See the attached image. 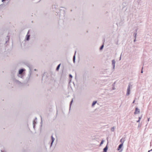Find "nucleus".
Masks as SVG:
<instances>
[{
  "label": "nucleus",
  "instance_id": "obj_3",
  "mask_svg": "<svg viewBox=\"0 0 152 152\" xmlns=\"http://www.w3.org/2000/svg\"><path fill=\"white\" fill-rule=\"evenodd\" d=\"M115 61L114 60H113L112 61V65L113 66V69L114 71L115 69Z\"/></svg>",
  "mask_w": 152,
  "mask_h": 152
},
{
  "label": "nucleus",
  "instance_id": "obj_19",
  "mask_svg": "<svg viewBox=\"0 0 152 152\" xmlns=\"http://www.w3.org/2000/svg\"><path fill=\"white\" fill-rule=\"evenodd\" d=\"M103 140H102L101 142L100 143V145H101L103 144Z\"/></svg>",
  "mask_w": 152,
  "mask_h": 152
},
{
  "label": "nucleus",
  "instance_id": "obj_13",
  "mask_svg": "<svg viewBox=\"0 0 152 152\" xmlns=\"http://www.w3.org/2000/svg\"><path fill=\"white\" fill-rule=\"evenodd\" d=\"M137 34L136 33H134L133 34V35L135 39H136V36H137Z\"/></svg>",
  "mask_w": 152,
  "mask_h": 152
},
{
  "label": "nucleus",
  "instance_id": "obj_8",
  "mask_svg": "<svg viewBox=\"0 0 152 152\" xmlns=\"http://www.w3.org/2000/svg\"><path fill=\"white\" fill-rule=\"evenodd\" d=\"M31 69H29V73L28 74V79H29L31 75Z\"/></svg>",
  "mask_w": 152,
  "mask_h": 152
},
{
  "label": "nucleus",
  "instance_id": "obj_2",
  "mask_svg": "<svg viewBox=\"0 0 152 152\" xmlns=\"http://www.w3.org/2000/svg\"><path fill=\"white\" fill-rule=\"evenodd\" d=\"M25 70V69H20L19 71V75L18 76L21 78H22L23 76L21 74Z\"/></svg>",
  "mask_w": 152,
  "mask_h": 152
},
{
  "label": "nucleus",
  "instance_id": "obj_27",
  "mask_svg": "<svg viewBox=\"0 0 152 152\" xmlns=\"http://www.w3.org/2000/svg\"><path fill=\"white\" fill-rule=\"evenodd\" d=\"M113 90H115V88H113Z\"/></svg>",
  "mask_w": 152,
  "mask_h": 152
},
{
  "label": "nucleus",
  "instance_id": "obj_31",
  "mask_svg": "<svg viewBox=\"0 0 152 152\" xmlns=\"http://www.w3.org/2000/svg\"><path fill=\"white\" fill-rule=\"evenodd\" d=\"M34 70L35 71H37V69H35Z\"/></svg>",
  "mask_w": 152,
  "mask_h": 152
},
{
  "label": "nucleus",
  "instance_id": "obj_23",
  "mask_svg": "<svg viewBox=\"0 0 152 152\" xmlns=\"http://www.w3.org/2000/svg\"><path fill=\"white\" fill-rule=\"evenodd\" d=\"M136 41V39L135 38L134 39V42H135Z\"/></svg>",
  "mask_w": 152,
  "mask_h": 152
},
{
  "label": "nucleus",
  "instance_id": "obj_33",
  "mask_svg": "<svg viewBox=\"0 0 152 152\" xmlns=\"http://www.w3.org/2000/svg\"><path fill=\"white\" fill-rule=\"evenodd\" d=\"M37 119V118H36L35 119Z\"/></svg>",
  "mask_w": 152,
  "mask_h": 152
},
{
  "label": "nucleus",
  "instance_id": "obj_22",
  "mask_svg": "<svg viewBox=\"0 0 152 152\" xmlns=\"http://www.w3.org/2000/svg\"><path fill=\"white\" fill-rule=\"evenodd\" d=\"M141 126V124H139L138 126V127H139Z\"/></svg>",
  "mask_w": 152,
  "mask_h": 152
},
{
  "label": "nucleus",
  "instance_id": "obj_26",
  "mask_svg": "<svg viewBox=\"0 0 152 152\" xmlns=\"http://www.w3.org/2000/svg\"><path fill=\"white\" fill-rule=\"evenodd\" d=\"M152 150V149H151V150H149L148 151V152H150V151H151Z\"/></svg>",
  "mask_w": 152,
  "mask_h": 152
},
{
  "label": "nucleus",
  "instance_id": "obj_28",
  "mask_svg": "<svg viewBox=\"0 0 152 152\" xmlns=\"http://www.w3.org/2000/svg\"><path fill=\"white\" fill-rule=\"evenodd\" d=\"M134 102H135V100H134L133 101V102L132 103H134Z\"/></svg>",
  "mask_w": 152,
  "mask_h": 152
},
{
  "label": "nucleus",
  "instance_id": "obj_20",
  "mask_svg": "<svg viewBox=\"0 0 152 152\" xmlns=\"http://www.w3.org/2000/svg\"><path fill=\"white\" fill-rule=\"evenodd\" d=\"M16 82L18 83H20V82L18 81V80H16Z\"/></svg>",
  "mask_w": 152,
  "mask_h": 152
},
{
  "label": "nucleus",
  "instance_id": "obj_24",
  "mask_svg": "<svg viewBox=\"0 0 152 152\" xmlns=\"http://www.w3.org/2000/svg\"><path fill=\"white\" fill-rule=\"evenodd\" d=\"M142 69H143V67L142 68V71H141V73H143Z\"/></svg>",
  "mask_w": 152,
  "mask_h": 152
},
{
  "label": "nucleus",
  "instance_id": "obj_11",
  "mask_svg": "<svg viewBox=\"0 0 152 152\" xmlns=\"http://www.w3.org/2000/svg\"><path fill=\"white\" fill-rule=\"evenodd\" d=\"M60 65H61V64H60L57 66L56 69V70L57 71H58V69L60 68Z\"/></svg>",
  "mask_w": 152,
  "mask_h": 152
},
{
  "label": "nucleus",
  "instance_id": "obj_29",
  "mask_svg": "<svg viewBox=\"0 0 152 152\" xmlns=\"http://www.w3.org/2000/svg\"><path fill=\"white\" fill-rule=\"evenodd\" d=\"M121 56H120V59H119L120 60H121Z\"/></svg>",
  "mask_w": 152,
  "mask_h": 152
},
{
  "label": "nucleus",
  "instance_id": "obj_4",
  "mask_svg": "<svg viewBox=\"0 0 152 152\" xmlns=\"http://www.w3.org/2000/svg\"><path fill=\"white\" fill-rule=\"evenodd\" d=\"M29 33V31L28 32L27 34L26 37V39L27 41H28L29 39L30 35H28Z\"/></svg>",
  "mask_w": 152,
  "mask_h": 152
},
{
  "label": "nucleus",
  "instance_id": "obj_5",
  "mask_svg": "<svg viewBox=\"0 0 152 152\" xmlns=\"http://www.w3.org/2000/svg\"><path fill=\"white\" fill-rule=\"evenodd\" d=\"M140 112V110L139 109H138L136 107L135 108V111L134 113V114H138Z\"/></svg>",
  "mask_w": 152,
  "mask_h": 152
},
{
  "label": "nucleus",
  "instance_id": "obj_9",
  "mask_svg": "<svg viewBox=\"0 0 152 152\" xmlns=\"http://www.w3.org/2000/svg\"><path fill=\"white\" fill-rule=\"evenodd\" d=\"M76 53V51H75V54H74V56L73 57V62L74 63H75V55Z\"/></svg>",
  "mask_w": 152,
  "mask_h": 152
},
{
  "label": "nucleus",
  "instance_id": "obj_14",
  "mask_svg": "<svg viewBox=\"0 0 152 152\" xmlns=\"http://www.w3.org/2000/svg\"><path fill=\"white\" fill-rule=\"evenodd\" d=\"M115 130V127L114 126L113 127L111 128V131L112 132H114Z\"/></svg>",
  "mask_w": 152,
  "mask_h": 152
},
{
  "label": "nucleus",
  "instance_id": "obj_10",
  "mask_svg": "<svg viewBox=\"0 0 152 152\" xmlns=\"http://www.w3.org/2000/svg\"><path fill=\"white\" fill-rule=\"evenodd\" d=\"M108 149L107 146V145L104 149V152H107V151Z\"/></svg>",
  "mask_w": 152,
  "mask_h": 152
},
{
  "label": "nucleus",
  "instance_id": "obj_16",
  "mask_svg": "<svg viewBox=\"0 0 152 152\" xmlns=\"http://www.w3.org/2000/svg\"><path fill=\"white\" fill-rule=\"evenodd\" d=\"M103 47H104V45H102L100 48V50H101L103 48Z\"/></svg>",
  "mask_w": 152,
  "mask_h": 152
},
{
  "label": "nucleus",
  "instance_id": "obj_12",
  "mask_svg": "<svg viewBox=\"0 0 152 152\" xmlns=\"http://www.w3.org/2000/svg\"><path fill=\"white\" fill-rule=\"evenodd\" d=\"M97 102L96 101H94L92 103V106H94V105L96 104V103Z\"/></svg>",
  "mask_w": 152,
  "mask_h": 152
},
{
  "label": "nucleus",
  "instance_id": "obj_21",
  "mask_svg": "<svg viewBox=\"0 0 152 152\" xmlns=\"http://www.w3.org/2000/svg\"><path fill=\"white\" fill-rule=\"evenodd\" d=\"M69 77H71V78H72V75H71V74H70V75H69Z\"/></svg>",
  "mask_w": 152,
  "mask_h": 152
},
{
  "label": "nucleus",
  "instance_id": "obj_17",
  "mask_svg": "<svg viewBox=\"0 0 152 152\" xmlns=\"http://www.w3.org/2000/svg\"><path fill=\"white\" fill-rule=\"evenodd\" d=\"M120 142H121L122 143V142H123V143L124 142V141H122V139H121L120 140Z\"/></svg>",
  "mask_w": 152,
  "mask_h": 152
},
{
  "label": "nucleus",
  "instance_id": "obj_15",
  "mask_svg": "<svg viewBox=\"0 0 152 152\" xmlns=\"http://www.w3.org/2000/svg\"><path fill=\"white\" fill-rule=\"evenodd\" d=\"M142 117H139V119L137 121V122H139L141 118Z\"/></svg>",
  "mask_w": 152,
  "mask_h": 152
},
{
  "label": "nucleus",
  "instance_id": "obj_30",
  "mask_svg": "<svg viewBox=\"0 0 152 152\" xmlns=\"http://www.w3.org/2000/svg\"><path fill=\"white\" fill-rule=\"evenodd\" d=\"M6 0H2V1L3 2L4 1H5Z\"/></svg>",
  "mask_w": 152,
  "mask_h": 152
},
{
  "label": "nucleus",
  "instance_id": "obj_1",
  "mask_svg": "<svg viewBox=\"0 0 152 152\" xmlns=\"http://www.w3.org/2000/svg\"><path fill=\"white\" fill-rule=\"evenodd\" d=\"M131 84H129L128 86L127 89V90L126 95L127 96L129 95L130 94V90L131 88Z\"/></svg>",
  "mask_w": 152,
  "mask_h": 152
},
{
  "label": "nucleus",
  "instance_id": "obj_32",
  "mask_svg": "<svg viewBox=\"0 0 152 152\" xmlns=\"http://www.w3.org/2000/svg\"><path fill=\"white\" fill-rule=\"evenodd\" d=\"M35 122V121H34L33 122V123H34V122Z\"/></svg>",
  "mask_w": 152,
  "mask_h": 152
},
{
  "label": "nucleus",
  "instance_id": "obj_7",
  "mask_svg": "<svg viewBox=\"0 0 152 152\" xmlns=\"http://www.w3.org/2000/svg\"><path fill=\"white\" fill-rule=\"evenodd\" d=\"M123 142H122V143H121V144H120L119 145V146L117 149V150L118 151H119L120 150V149L122 147V146H123Z\"/></svg>",
  "mask_w": 152,
  "mask_h": 152
},
{
  "label": "nucleus",
  "instance_id": "obj_18",
  "mask_svg": "<svg viewBox=\"0 0 152 152\" xmlns=\"http://www.w3.org/2000/svg\"><path fill=\"white\" fill-rule=\"evenodd\" d=\"M73 102V100L72 99L70 102V106L71 105V104Z\"/></svg>",
  "mask_w": 152,
  "mask_h": 152
},
{
  "label": "nucleus",
  "instance_id": "obj_25",
  "mask_svg": "<svg viewBox=\"0 0 152 152\" xmlns=\"http://www.w3.org/2000/svg\"><path fill=\"white\" fill-rule=\"evenodd\" d=\"M149 120H150V118H148V121H149Z\"/></svg>",
  "mask_w": 152,
  "mask_h": 152
},
{
  "label": "nucleus",
  "instance_id": "obj_6",
  "mask_svg": "<svg viewBox=\"0 0 152 152\" xmlns=\"http://www.w3.org/2000/svg\"><path fill=\"white\" fill-rule=\"evenodd\" d=\"M51 139H52V142L51 143V145L50 146V147L52 146V145L53 144V142H54V140H55V138L53 137L52 135L51 136Z\"/></svg>",
  "mask_w": 152,
  "mask_h": 152
}]
</instances>
